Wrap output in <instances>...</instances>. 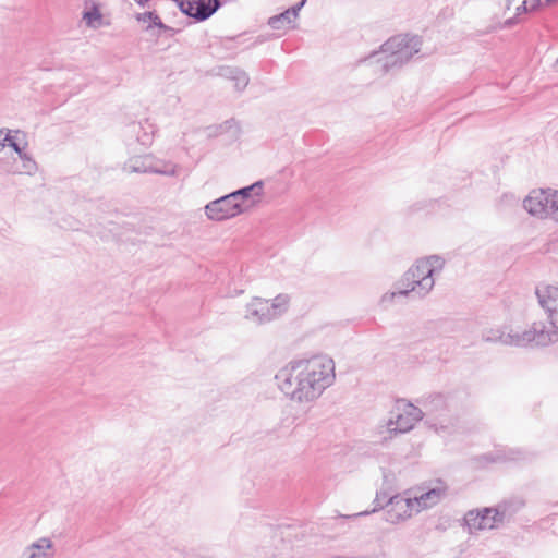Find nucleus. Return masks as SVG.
Returning a JSON list of instances; mask_svg holds the SVG:
<instances>
[{"instance_id":"14","label":"nucleus","mask_w":558,"mask_h":558,"mask_svg":"<svg viewBox=\"0 0 558 558\" xmlns=\"http://www.w3.org/2000/svg\"><path fill=\"white\" fill-rule=\"evenodd\" d=\"M178 4L182 12L198 20L209 17L220 5L219 0H180Z\"/></svg>"},{"instance_id":"23","label":"nucleus","mask_w":558,"mask_h":558,"mask_svg":"<svg viewBox=\"0 0 558 558\" xmlns=\"http://www.w3.org/2000/svg\"><path fill=\"white\" fill-rule=\"evenodd\" d=\"M536 8V0H507V9L513 10L515 15Z\"/></svg>"},{"instance_id":"15","label":"nucleus","mask_w":558,"mask_h":558,"mask_svg":"<svg viewBox=\"0 0 558 558\" xmlns=\"http://www.w3.org/2000/svg\"><path fill=\"white\" fill-rule=\"evenodd\" d=\"M4 168L11 174L34 175L37 172L36 161L27 154L26 149L4 160Z\"/></svg>"},{"instance_id":"12","label":"nucleus","mask_w":558,"mask_h":558,"mask_svg":"<svg viewBox=\"0 0 558 558\" xmlns=\"http://www.w3.org/2000/svg\"><path fill=\"white\" fill-rule=\"evenodd\" d=\"M409 493L411 494L412 506H414L415 512L420 513L438 505L446 496V488L439 485L428 490L418 489Z\"/></svg>"},{"instance_id":"2","label":"nucleus","mask_w":558,"mask_h":558,"mask_svg":"<svg viewBox=\"0 0 558 558\" xmlns=\"http://www.w3.org/2000/svg\"><path fill=\"white\" fill-rule=\"evenodd\" d=\"M483 338L487 342L517 348L547 347L558 341V327L553 320H537L531 325L514 320L501 328L486 330Z\"/></svg>"},{"instance_id":"28","label":"nucleus","mask_w":558,"mask_h":558,"mask_svg":"<svg viewBox=\"0 0 558 558\" xmlns=\"http://www.w3.org/2000/svg\"><path fill=\"white\" fill-rule=\"evenodd\" d=\"M138 4L145 5L149 0H135Z\"/></svg>"},{"instance_id":"7","label":"nucleus","mask_w":558,"mask_h":558,"mask_svg":"<svg viewBox=\"0 0 558 558\" xmlns=\"http://www.w3.org/2000/svg\"><path fill=\"white\" fill-rule=\"evenodd\" d=\"M555 191L554 189L532 190L522 202L523 208L533 217L551 219Z\"/></svg>"},{"instance_id":"11","label":"nucleus","mask_w":558,"mask_h":558,"mask_svg":"<svg viewBox=\"0 0 558 558\" xmlns=\"http://www.w3.org/2000/svg\"><path fill=\"white\" fill-rule=\"evenodd\" d=\"M81 22L85 28L92 31L110 25L109 16L105 12V5L96 0L84 1Z\"/></svg>"},{"instance_id":"19","label":"nucleus","mask_w":558,"mask_h":558,"mask_svg":"<svg viewBox=\"0 0 558 558\" xmlns=\"http://www.w3.org/2000/svg\"><path fill=\"white\" fill-rule=\"evenodd\" d=\"M23 136L20 131L0 130V151L7 147L12 148L15 154L26 149L27 144L21 140Z\"/></svg>"},{"instance_id":"9","label":"nucleus","mask_w":558,"mask_h":558,"mask_svg":"<svg viewBox=\"0 0 558 558\" xmlns=\"http://www.w3.org/2000/svg\"><path fill=\"white\" fill-rule=\"evenodd\" d=\"M415 513L414 506H412L411 494L407 492L389 499L385 510V520L388 523L398 524L407 521Z\"/></svg>"},{"instance_id":"5","label":"nucleus","mask_w":558,"mask_h":558,"mask_svg":"<svg viewBox=\"0 0 558 558\" xmlns=\"http://www.w3.org/2000/svg\"><path fill=\"white\" fill-rule=\"evenodd\" d=\"M181 166L168 159L158 158L151 154L134 156L123 165L125 173H148L175 178L181 173Z\"/></svg>"},{"instance_id":"13","label":"nucleus","mask_w":558,"mask_h":558,"mask_svg":"<svg viewBox=\"0 0 558 558\" xmlns=\"http://www.w3.org/2000/svg\"><path fill=\"white\" fill-rule=\"evenodd\" d=\"M269 306V300L259 296L252 298L245 304L244 319L256 325H262L272 320Z\"/></svg>"},{"instance_id":"10","label":"nucleus","mask_w":558,"mask_h":558,"mask_svg":"<svg viewBox=\"0 0 558 558\" xmlns=\"http://www.w3.org/2000/svg\"><path fill=\"white\" fill-rule=\"evenodd\" d=\"M465 524L471 533L495 529L501 521L502 514L493 508L471 510L464 517Z\"/></svg>"},{"instance_id":"1","label":"nucleus","mask_w":558,"mask_h":558,"mask_svg":"<svg viewBox=\"0 0 558 558\" xmlns=\"http://www.w3.org/2000/svg\"><path fill=\"white\" fill-rule=\"evenodd\" d=\"M275 380L280 392L291 403L310 405L336 381V363L327 354L295 359L277 372Z\"/></svg>"},{"instance_id":"4","label":"nucleus","mask_w":558,"mask_h":558,"mask_svg":"<svg viewBox=\"0 0 558 558\" xmlns=\"http://www.w3.org/2000/svg\"><path fill=\"white\" fill-rule=\"evenodd\" d=\"M418 51L417 37L399 35L388 39L373 58L375 62L381 64L384 71H389L403 65Z\"/></svg>"},{"instance_id":"21","label":"nucleus","mask_w":558,"mask_h":558,"mask_svg":"<svg viewBox=\"0 0 558 558\" xmlns=\"http://www.w3.org/2000/svg\"><path fill=\"white\" fill-rule=\"evenodd\" d=\"M270 301V313L272 316V319L279 317L281 314H283L289 306L290 303V296L288 294H278L276 298H274Z\"/></svg>"},{"instance_id":"16","label":"nucleus","mask_w":558,"mask_h":558,"mask_svg":"<svg viewBox=\"0 0 558 558\" xmlns=\"http://www.w3.org/2000/svg\"><path fill=\"white\" fill-rule=\"evenodd\" d=\"M536 295L541 306L549 314L547 320H553V315L558 313V287L541 284L536 288Z\"/></svg>"},{"instance_id":"25","label":"nucleus","mask_w":558,"mask_h":558,"mask_svg":"<svg viewBox=\"0 0 558 558\" xmlns=\"http://www.w3.org/2000/svg\"><path fill=\"white\" fill-rule=\"evenodd\" d=\"M402 292V289H400L399 291H388L386 293H384L380 298V305L383 306H388L390 304H392L396 300V298H399V296H409L411 293H401Z\"/></svg>"},{"instance_id":"27","label":"nucleus","mask_w":558,"mask_h":558,"mask_svg":"<svg viewBox=\"0 0 558 558\" xmlns=\"http://www.w3.org/2000/svg\"><path fill=\"white\" fill-rule=\"evenodd\" d=\"M556 0H536V7L537 5H547V4H550L553 2H555Z\"/></svg>"},{"instance_id":"24","label":"nucleus","mask_w":558,"mask_h":558,"mask_svg":"<svg viewBox=\"0 0 558 558\" xmlns=\"http://www.w3.org/2000/svg\"><path fill=\"white\" fill-rule=\"evenodd\" d=\"M230 78L234 82V87L239 90L244 89L248 84V76L244 71L234 69L230 71Z\"/></svg>"},{"instance_id":"22","label":"nucleus","mask_w":558,"mask_h":558,"mask_svg":"<svg viewBox=\"0 0 558 558\" xmlns=\"http://www.w3.org/2000/svg\"><path fill=\"white\" fill-rule=\"evenodd\" d=\"M136 20L140 22V23H143L144 25H146V28L147 29H153L154 27H158L159 29H163L166 31L168 27L161 22V20L159 19V16L157 14H155L154 12L151 11H148V12H144V13H138L136 15Z\"/></svg>"},{"instance_id":"6","label":"nucleus","mask_w":558,"mask_h":558,"mask_svg":"<svg viewBox=\"0 0 558 558\" xmlns=\"http://www.w3.org/2000/svg\"><path fill=\"white\" fill-rule=\"evenodd\" d=\"M424 416V412L416 405L400 400L386 423L387 433L392 436L412 430Z\"/></svg>"},{"instance_id":"26","label":"nucleus","mask_w":558,"mask_h":558,"mask_svg":"<svg viewBox=\"0 0 558 558\" xmlns=\"http://www.w3.org/2000/svg\"><path fill=\"white\" fill-rule=\"evenodd\" d=\"M553 206H554V209L551 210V220L558 222V190L555 191Z\"/></svg>"},{"instance_id":"3","label":"nucleus","mask_w":558,"mask_h":558,"mask_svg":"<svg viewBox=\"0 0 558 558\" xmlns=\"http://www.w3.org/2000/svg\"><path fill=\"white\" fill-rule=\"evenodd\" d=\"M445 265V258L436 254L415 259L400 280L401 293H411L418 298L427 296L433 291Z\"/></svg>"},{"instance_id":"18","label":"nucleus","mask_w":558,"mask_h":558,"mask_svg":"<svg viewBox=\"0 0 558 558\" xmlns=\"http://www.w3.org/2000/svg\"><path fill=\"white\" fill-rule=\"evenodd\" d=\"M52 542L49 538H40L25 548L20 558H51Z\"/></svg>"},{"instance_id":"8","label":"nucleus","mask_w":558,"mask_h":558,"mask_svg":"<svg viewBox=\"0 0 558 558\" xmlns=\"http://www.w3.org/2000/svg\"><path fill=\"white\" fill-rule=\"evenodd\" d=\"M204 213L208 220L220 222L241 215L244 208H241L239 202L229 193L206 204Z\"/></svg>"},{"instance_id":"20","label":"nucleus","mask_w":558,"mask_h":558,"mask_svg":"<svg viewBox=\"0 0 558 558\" xmlns=\"http://www.w3.org/2000/svg\"><path fill=\"white\" fill-rule=\"evenodd\" d=\"M263 190V183L260 181L253 183L250 186L240 189L231 193L235 202H239L241 208H244V203L252 196H260Z\"/></svg>"},{"instance_id":"17","label":"nucleus","mask_w":558,"mask_h":558,"mask_svg":"<svg viewBox=\"0 0 558 558\" xmlns=\"http://www.w3.org/2000/svg\"><path fill=\"white\" fill-rule=\"evenodd\" d=\"M306 0H302L294 7L286 10L284 12L269 19L268 24L272 29L287 32L295 27V22L299 16L300 10L305 4Z\"/></svg>"}]
</instances>
